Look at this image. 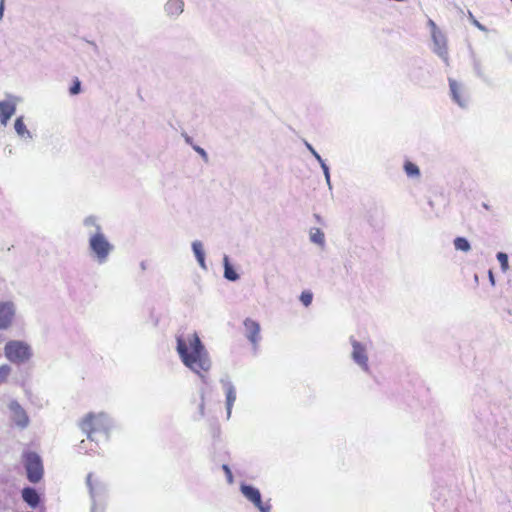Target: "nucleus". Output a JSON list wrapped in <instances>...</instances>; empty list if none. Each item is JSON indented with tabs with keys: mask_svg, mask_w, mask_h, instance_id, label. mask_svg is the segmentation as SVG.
<instances>
[{
	"mask_svg": "<svg viewBox=\"0 0 512 512\" xmlns=\"http://www.w3.org/2000/svg\"><path fill=\"white\" fill-rule=\"evenodd\" d=\"M189 346L181 337L177 338V351L182 362L192 371L204 376L211 367L210 360L197 333H193L188 339Z\"/></svg>",
	"mask_w": 512,
	"mask_h": 512,
	"instance_id": "f257e3e1",
	"label": "nucleus"
},
{
	"mask_svg": "<svg viewBox=\"0 0 512 512\" xmlns=\"http://www.w3.org/2000/svg\"><path fill=\"white\" fill-rule=\"evenodd\" d=\"M79 426L90 440H94L98 434H107L108 419L103 413H89L81 420Z\"/></svg>",
	"mask_w": 512,
	"mask_h": 512,
	"instance_id": "f03ea898",
	"label": "nucleus"
},
{
	"mask_svg": "<svg viewBox=\"0 0 512 512\" xmlns=\"http://www.w3.org/2000/svg\"><path fill=\"white\" fill-rule=\"evenodd\" d=\"M5 357L14 364L27 362L32 356L30 345L19 340H10L4 347Z\"/></svg>",
	"mask_w": 512,
	"mask_h": 512,
	"instance_id": "7ed1b4c3",
	"label": "nucleus"
},
{
	"mask_svg": "<svg viewBox=\"0 0 512 512\" xmlns=\"http://www.w3.org/2000/svg\"><path fill=\"white\" fill-rule=\"evenodd\" d=\"M27 478L32 483H37L43 476V465L40 457L35 452H27L23 456Z\"/></svg>",
	"mask_w": 512,
	"mask_h": 512,
	"instance_id": "20e7f679",
	"label": "nucleus"
},
{
	"mask_svg": "<svg viewBox=\"0 0 512 512\" xmlns=\"http://www.w3.org/2000/svg\"><path fill=\"white\" fill-rule=\"evenodd\" d=\"M90 248L102 262L107 258L112 247L105 236L98 232L90 238Z\"/></svg>",
	"mask_w": 512,
	"mask_h": 512,
	"instance_id": "39448f33",
	"label": "nucleus"
},
{
	"mask_svg": "<svg viewBox=\"0 0 512 512\" xmlns=\"http://www.w3.org/2000/svg\"><path fill=\"white\" fill-rule=\"evenodd\" d=\"M10 410L12 412V419L21 428H25L29 424V417L22 406L17 402L10 404Z\"/></svg>",
	"mask_w": 512,
	"mask_h": 512,
	"instance_id": "423d86ee",
	"label": "nucleus"
},
{
	"mask_svg": "<svg viewBox=\"0 0 512 512\" xmlns=\"http://www.w3.org/2000/svg\"><path fill=\"white\" fill-rule=\"evenodd\" d=\"M14 318V307L12 303H0V329L8 328Z\"/></svg>",
	"mask_w": 512,
	"mask_h": 512,
	"instance_id": "0eeeda50",
	"label": "nucleus"
},
{
	"mask_svg": "<svg viewBox=\"0 0 512 512\" xmlns=\"http://www.w3.org/2000/svg\"><path fill=\"white\" fill-rule=\"evenodd\" d=\"M244 327L246 330V336L254 347L257 346L260 340V325L258 322L247 318L244 321Z\"/></svg>",
	"mask_w": 512,
	"mask_h": 512,
	"instance_id": "6e6552de",
	"label": "nucleus"
},
{
	"mask_svg": "<svg viewBox=\"0 0 512 512\" xmlns=\"http://www.w3.org/2000/svg\"><path fill=\"white\" fill-rule=\"evenodd\" d=\"M352 357L363 369H368V357L365 347L357 341H353Z\"/></svg>",
	"mask_w": 512,
	"mask_h": 512,
	"instance_id": "1a4fd4ad",
	"label": "nucleus"
},
{
	"mask_svg": "<svg viewBox=\"0 0 512 512\" xmlns=\"http://www.w3.org/2000/svg\"><path fill=\"white\" fill-rule=\"evenodd\" d=\"M16 107L10 101H1L0 102V121L5 126L8 120L15 113Z\"/></svg>",
	"mask_w": 512,
	"mask_h": 512,
	"instance_id": "9d476101",
	"label": "nucleus"
},
{
	"mask_svg": "<svg viewBox=\"0 0 512 512\" xmlns=\"http://www.w3.org/2000/svg\"><path fill=\"white\" fill-rule=\"evenodd\" d=\"M241 492L255 506L261 504V494L257 488L250 485H242Z\"/></svg>",
	"mask_w": 512,
	"mask_h": 512,
	"instance_id": "9b49d317",
	"label": "nucleus"
},
{
	"mask_svg": "<svg viewBox=\"0 0 512 512\" xmlns=\"http://www.w3.org/2000/svg\"><path fill=\"white\" fill-rule=\"evenodd\" d=\"M23 500L31 507H36L40 502V497L35 489L26 487L22 490Z\"/></svg>",
	"mask_w": 512,
	"mask_h": 512,
	"instance_id": "f8f14e48",
	"label": "nucleus"
},
{
	"mask_svg": "<svg viewBox=\"0 0 512 512\" xmlns=\"http://www.w3.org/2000/svg\"><path fill=\"white\" fill-rule=\"evenodd\" d=\"M165 10L170 16H177L184 10L183 0H168L165 5Z\"/></svg>",
	"mask_w": 512,
	"mask_h": 512,
	"instance_id": "ddd939ff",
	"label": "nucleus"
},
{
	"mask_svg": "<svg viewBox=\"0 0 512 512\" xmlns=\"http://www.w3.org/2000/svg\"><path fill=\"white\" fill-rule=\"evenodd\" d=\"M449 86H450L451 95H452L454 101L457 104H459L460 106H464L465 105V99H464V97L462 95V91H461V88L458 85V83L455 80L450 79L449 80Z\"/></svg>",
	"mask_w": 512,
	"mask_h": 512,
	"instance_id": "4468645a",
	"label": "nucleus"
},
{
	"mask_svg": "<svg viewBox=\"0 0 512 512\" xmlns=\"http://www.w3.org/2000/svg\"><path fill=\"white\" fill-rule=\"evenodd\" d=\"M236 401V392L233 387H229L226 391V403H227V412L228 416L231 414V409Z\"/></svg>",
	"mask_w": 512,
	"mask_h": 512,
	"instance_id": "2eb2a0df",
	"label": "nucleus"
},
{
	"mask_svg": "<svg viewBox=\"0 0 512 512\" xmlns=\"http://www.w3.org/2000/svg\"><path fill=\"white\" fill-rule=\"evenodd\" d=\"M404 170L409 177H418L420 175L418 166L410 161L405 162Z\"/></svg>",
	"mask_w": 512,
	"mask_h": 512,
	"instance_id": "dca6fc26",
	"label": "nucleus"
},
{
	"mask_svg": "<svg viewBox=\"0 0 512 512\" xmlns=\"http://www.w3.org/2000/svg\"><path fill=\"white\" fill-rule=\"evenodd\" d=\"M454 246L456 250H460L463 252H468L470 250V244L468 240L464 237H457L454 239Z\"/></svg>",
	"mask_w": 512,
	"mask_h": 512,
	"instance_id": "f3484780",
	"label": "nucleus"
},
{
	"mask_svg": "<svg viewBox=\"0 0 512 512\" xmlns=\"http://www.w3.org/2000/svg\"><path fill=\"white\" fill-rule=\"evenodd\" d=\"M193 251L197 257L198 262L202 267H204V252L202 248V244L200 242H194L192 244Z\"/></svg>",
	"mask_w": 512,
	"mask_h": 512,
	"instance_id": "a211bd4d",
	"label": "nucleus"
},
{
	"mask_svg": "<svg viewBox=\"0 0 512 512\" xmlns=\"http://www.w3.org/2000/svg\"><path fill=\"white\" fill-rule=\"evenodd\" d=\"M14 127H15V130L18 133V135H20L22 137L25 136V135H29V132H28V130L26 128V125H25L22 117H18L15 120Z\"/></svg>",
	"mask_w": 512,
	"mask_h": 512,
	"instance_id": "6ab92c4d",
	"label": "nucleus"
},
{
	"mask_svg": "<svg viewBox=\"0 0 512 512\" xmlns=\"http://www.w3.org/2000/svg\"><path fill=\"white\" fill-rule=\"evenodd\" d=\"M224 276H225V278H227L230 281H236L239 278V276L236 273V271L228 263V259L227 258H225Z\"/></svg>",
	"mask_w": 512,
	"mask_h": 512,
	"instance_id": "aec40b11",
	"label": "nucleus"
},
{
	"mask_svg": "<svg viewBox=\"0 0 512 512\" xmlns=\"http://www.w3.org/2000/svg\"><path fill=\"white\" fill-rule=\"evenodd\" d=\"M11 374V367L7 364L0 365V384L5 383Z\"/></svg>",
	"mask_w": 512,
	"mask_h": 512,
	"instance_id": "412c9836",
	"label": "nucleus"
},
{
	"mask_svg": "<svg viewBox=\"0 0 512 512\" xmlns=\"http://www.w3.org/2000/svg\"><path fill=\"white\" fill-rule=\"evenodd\" d=\"M311 240L314 243L317 244H323L324 243V234L321 232L320 229H315V232L311 234Z\"/></svg>",
	"mask_w": 512,
	"mask_h": 512,
	"instance_id": "4be33fe9",
	"label": "nucleus"
},
{
	"mask_svg": "<svg viewBox=\"0 0 512 512\" xmlns=\"http://www.w3.org/2000/svg\"><path fill=\"white\" fill-rule=\"evenodd\" d=\"M313 299V295L310 291H303L300 296V300L304 306L308 307Z\"/></svg>",
	"mask_w": 512,
	"mask_h": 512,
	"instance_id": "5701e85b",
	"label": "nucleus"
},
{
	"mask_svg": "<svg viewBox=\"0 0 512 512\" xmlns=\"http://www.w3.org/2000/svg\"><path fill=\"white\" fill-rule=\"evenodd\" d=\"M497 259H498V261H499V262H500V264H501V268H502V270H503V271H506V270L508 269V267H509V265H508V256H507V254H505V253H503V252H499V253L497 254Z\"/></svg>",
	"mask_w": 512,
	"mask_h": 512,
	"instance_id": "b1692460",
	"label": "nucleus"
},
{
	"mask_svg": "<svg viewBox=\"0 0 512 512\" xmlns=\"http://www.w3.org/2000/svg\"><path fill=\"white\" fill-rule=\"evenodd\" d=\"M80 92V81L76 78L73 85L70 88V93L76 95Z\"/></svg>",
	"mask_w": 512,
	"mask_h": 512,
	"instance_id": "393cba45",
	"label": "nucleus"
},
{
	"mask_svg": "<svg viewBox=\"0 0 512 512\" xmlns=\"http://www.w3.org/2000/svg\"><path fill=\"white\" fill-rule=\"evenodd\" d=\"M222 469L223 471L225 472V475L227 477V480L229 483H232L233 482V474H232V471L231 469L229 468V466L227 464H224L222 466Z\"/></svg>",
	"mask_w": 512,
	"mask_h": 512,
	"instance_id": "a878e982",
	"label": "nucleus"
},
{
	"mask_svg": "<svg viewBox=\"0 0 512 512\" xmlns=\"http://www.w3.org/2000/svg\"><path fill=\"white\" fill-rule=\"evenodd\" d=\"M256 507L260 510V512H270L271 505L269 503H263L261 501V504L256 505Z\"/></svg>",
	"mask_w": 512,
	"mask_h": 512,
	"instance_id": "bb28decb",
	"label": "nucleus"
},
{
	"mask_svg": "<svg viewBox=\"0 0 512 512\" xmlns=\"http://www.w3.org/2000/svg\"><path fill=\"white\" fill-rule=\"evenodd\" d=\"M92 478H93V474L92 473H89L87 475V478H86L87 485H88V487H89L91 492H93V490H94V487H93V484H92Z\"/></svg>",
	"mask_w": 512,
	"mask_h": 512,
	"instance_id": "cd10ccee",
	"label": "nucleus"
},
{
	"mask_svg": "<svg viewBox=\"0 0 512 512\" xmlns=\"http://www.w3.org/2000/svg\"><path fill=\"white\" fill-rule=\"evenodd\" d=\"M105 511V508L102 504H94L93 507H92V510L91 512H104Z\"/></svg>",
	"mask_w": 512,
	"mask_h": 512,
	"instance_id": "c85d7f7f",
	"label": "nucleus"
},
{
	"mask_svg": "<svg viewBox=\"0 0 512 512\" xmlns=\"http://www.w3.org/2000/svg\"><path fill=\"white\" fill-rule=\"evenodd\" d=\"M4 2L5 0H0V20L2 19L3 17V12H4Z\"/></svg>",
	"mask_w": 512,
	"mask_h": 512,
	"instance_id": "c756f323",
	"label": "nucleus"
},
{
	"mask_svg": "<svg viewBox=\"0 0 512 512\" xmlns=\"http://www.w3.org/2000/svg\"><path fill=\"white\" fill-rule=\"evenodd\" d=\"M322 166H323V168H324V171H325L326 176H327V177H329V174H328V168H327L324 164H322Z\"/></svg>",
	"mask_w": 512,
	"mask_h": 512,
	"instance_id": "7c9ffc66",
	"label": "nucleus"
},
{
	"mask_svg": "<svg viewBox=\"0 0 512 512\" xmlns=\"http://www.w3.org/2000/svg\"><path fill=\"white\" fill-rule=\"evenodd\" d=\"M203 407H204V404H203V402H202V403H201V405H200V408H201V414H203Z\"/></svg>",
	"mask_w": 512,
	"mask_h": 512,
	"instance_id": "2f4dec72",
	"label": "nucleus"
},
{
	"mask_svg": "<svg viewBox=\"0 0 512 512\" xmlns=\"http://www.w3.org/2000/svg\"><path fill=\"white\" fill-rule=\"evenodd\" d=\"M197 151H198V152H200V153H202V154H204V150H203V149H201V148H198V149H197Z\"/></svg>",
	"mask_w": 512,
	"mask_h": 512,
	"instance_id": "473e14b6",
	"label": "nucleus"
}]
</instances>
